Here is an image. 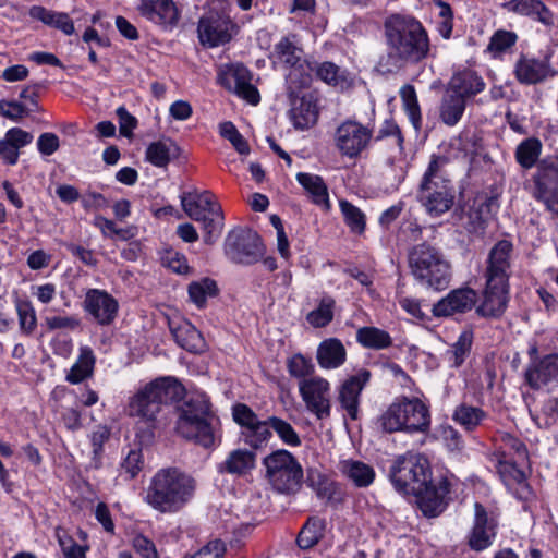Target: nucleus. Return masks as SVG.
Instances as JSON below:
<instances>
[{"instance_id":"f257e3e1","label":"nucleus","mask_w":558,"mask_h":558,"mask_svg":"<svg viewBox=\"0 0 558 558\" xmlns=\"http://www.w3.org/2000/svg\"><path fill=\"white\" fill-rule=\"evenodd\" d=\"M390 480L400 494L416 497L426 517H436L445 509L450 483L445 477L433 482L429 462L423 454L407 452L398 457L390 469Z\"/></svg>"},{"instance_id":"f03ea898","label":"nucleus","mask_w":558,"mask_h":558,"mask_svg":"<svg viewBox=\"0 0 558 558\" xmlns=\"http://www.w3.org/2000/svg\"><path fill=\"white\" fill-rule=\"evenodd\" d=\"M386 54L378 66L393 72L405 64H417L428 58L430 40L422 22L412 15L392 14L384 22Z\"/></svg>"},{"instance_id":"7ed1b4c3","label":"nucleus","mask_w":558,"mask_h":558,"mask_svg":"<svg viewBox=\"0 0 558 558\" xmlns=\"http://www.w3.org/2000/svg\"><path fill=\"white\" fill-rule=\"evenodd\" d=\"M183 386L172 377L157 378L138 389L129 399L128 415L138 418L136 438L142 445L151 442L155 423L162 405L183 397Z\"/></svg>"},{"instance_id":"20e7f679","label":"nucleus","mask_w":558,"mask_h":558,"mask_svg":"<svg viewBox=\"0 0 558 558\" xmlns=\"http://www.w3.org/2000/svg\"><path fill=\"white\" fill-rule=\"evenodd\" d=\"M282 68L287 70V73H284L286 83L291 93L310 85L314 71L328 85L339 88L349 86L345 73L335 63L323 62L314 69L313 64L304 58V52L298 45L295 36L281 40Z\"/></svg>"},{"instance_id":"39448f33","label":"nucleus","mask_w":558,"mask_h":558,"mask_svg":"<svg viewBox=\"0 0 558 558\" xmlns=\"http://www.w3.org/2000/svg\"><path fill=\"white\" fill-rule=\"evenodd\" d=\"M195 480L178 468L159 470L150 480L145 501L161 513L180 511L194 496Z\"/></svg>"},{"instance_id":"423d86ee","label":"nucleus","mask_w":558,"mask_h":558,"mask_svg":"<svg viewBox=\"0 0 558 558\" xmlns=\"http://www.w3.org/2000/svg\"><path fill=\"white\" fill-rule=\"evenodd\" d=\"M219 420L211 411L209 399L204 393H194L183 402L177 421L178 433L204 448L215 445Z\"/></svg>"},{"instance_id":"0eeeda50","label":"nucleus","mask_w":558,"mask_h":558,"mask_svg":"<svg viewBox=\"0 0 558 558\" xmlns=\"http://www.w3.org/2000/svg\"><path fill=\"white\" fill-rule=\"evenodd\" d=\"M386 433H425L430 426L429 407L417 397L396 398L378 417Z\"/></svg>"},{"instance_id":"6e6552de","label":"nucleus","mask_w":558,"mask_h":558,"mask_svg":"<svg viewBox=\"0 0 558 558\" xmlns=\"http://www.w3.org/2000/svg\"><path fill=\"white\" fill-rule=\"evenodd\" d=\"M409 264L415 280L426 288L442 291L450 284L452 269L450 262L436 247L418 244L412 248Z\"/></svg>"},{"instance_id":"1a4fd4ad","label":"nucleus","mask_w":558,"mask_h":558,"mask_svg":"<svg viewBox=\"0 0 558 558\" xmlns=\"http://www.w3.org/2000/svg\"><path fill=\"white\" fill-rule=\"evenodd\" d=\"M181 206L184 213L193 220L202 223L204 242L213 244L221 234L223 228V214L221 206L216 202L215 195L209 191L197 190L184 192L181 196Z\"/></svg>"},{"instance_id":"9d476101","label":"nucleus","mask_w":558,"mask_h":558,"mask_svg":"<svg viewBox=\"0 0 558 558\" xmlns=\"http://www.w3.org/2000/svg\"><path fill=\"white\" fill-rule=\"evenodd\" d=\"M438 161L432 160L425 171L417 199L430 217H440L453 205L454 195L448 180L438 171Z\"/></svg>"},{"instance_id":"9b49d317","label":"nucleus","mask_w":558,"mask_h":558,"mask_svg":"<svg viewBox=\"0 0 558 558\" xmlns=\"http://www.w3.org/2000/svg\"><path fill=\"white\" fill-rule=\"evenodd\" d=\"M373 141V128L354 119L342 121L335 130L333 144L342 157L356 159Z\"/></svg>"},{"instance_id":"f8f14e48","label":"nucleus","mask_w":558,"mask_h":558,"mask_svg":"<svg viewBox=\"0 0 558 558\" xmlns=\"http://www.w3.org/2000/svg\"><path fill=\"white\" fill-rule=\"evenodd\" d=\"M227 257L236 264L252 265L265 254L259 235L251 229H239L230 232L225 242Z\"/></svg>"},{"instance_id":"ddd939ff","label":"nucleus","mask_w":558,"mask_h":558,"mask_svg":"<svg viewBox=\"0 0 558 558\" xmlns=\"http://www.w3.org/2000/svg\"><path fill=\"white\" fill-rule=\"evenodd\" d=\"M217 80L221 86L248 104L257 105L259 102V93L252 84V74L243 64L231 63L221 65Z\"/></svg>"},{"instance_id":"4468645a","label":"nucleus","mask_w":558,"mask_h":558,"mask_svg":"<svg viewBox=\"0 0 558 558\" xmlns=\"http://www.w3.org/2000/svg\"><path fill=\"white\" fill-rule=\"evenodd\" d=\"M299 391L306 409L318 420L330 416V384L327 379L319 376L301 379Z\"/></svg>"},{"instance_id":"2eb2a0df","label":"nucleus","mask_w":558,"mask_h":558,"mask_svg":"<svg viewBox=\"0 0 558 558\" xmlns=\"http://www.w3.org/2000/svg\"><path fill=\"white\" fill-rule=\"evenodd\" d=\"M498 520L494 511L488 512L484 506L474 505V524L469 534V546L476 551L493 545L497 535Z\"/></svg>"},{"instance_id":"dca6fc26","label":"nucleus","mask_w":558,"mask_h":558,"mask_svg":"<svg viewBox=\"0 0 558 558\" xmlns=\"http://www.w3.org/2000/svg\"><path fill=\"white\" fill-rule=\"evenodd\" d=\"M136 10L143 19L163 31H172L181 15L173 0H140Z\"/></svg>"},{"instance_id":"f3484780","label":"nucleus","mask_w":558,"mask_h":558,"mask_svg":"<svg viewBox=\"0 0 558 558\" xmlns=\"http://www.w3.org/2000/svg\"><path fill=\"white\" fill-rule=\"evenodd\" d=\"M83 308L98 325L109 326L118 316L119 303L106 290L88 289Z\"/></svg>"},{"instance_id":"a211bd4d","label":"nucleus","mask_w":558,"mask_h":558,"mask_svg":"<svg viewBox=\"0 0 558 558\" xmlns=\"http://www.w3.org/2000/svg\"><path fill=\"white\" fill-rule=\"evenodd\" d=\"M232 22L217 13L203 16L198 22V38L202 45L218 47L231 39Z\"/></svg>"},{"instance_id":"6ab92c4d","label":"nucleus","mask_w":558,"mask_h":558,"mask_svg":"<svg viewBox=\"0 0 558 558\" xmlns=\"http://www.w3.org/2000/svg\"><path fill=\"white\" fill-rule=\"evenodd\" d=\"M525 381L533 389H558V354L531 364L525 371Z\"/></svg>"},{"instance_id":"aec40b11","label":"nucleus","mask_w":558,"mask_h":558,"mask_svg":"<svg viewBox=\"0 0 558 558\" xmlns=\"http://www.w3.org/2000/svg\"><path fill=\"white\" fill-rule=\"evenodd\" d=\"M533 182V197L543 203L547 210L558 216V169L538 170Z\"/></svg>"},{"instance_id":"412c9836","label":"nucleus","mask_w":558,"mask_h":558,"mask_svg":"<svg viewBox=\"0 0 558 558\" xmlns=\"http://www.w3.org/2000/svg\"><path fill=\"white\" fill-rule=\"evenodd\" d=\"M371 378V373L366 369L359 371L355 375L349 377L339 388V402L345 411V415L351 420L359 417L360 396Z\"/></svg>"},{"instance_id":"4be33fe9","label":"nucleus","mask_w":558,"mask_h":558,"mask_svg":"<svg viewBox=\"0 0 558 558\" xmlns=\"http://www.w3.org/2000/svg\"><path fill=\"white\" fill-rule=\"evenodd\" d=\"M526 463L499 460L498 474L507 490L519 500H527L532 490L529 486L526 474L521 469Z\"/></svg>"},{"instance_id":"5701e85b","label":"nucleus","mask_w":558,"mask_h":558,"mask_svg":"<svg viewBox=\"0 0 558 558\" xmlns=\"http://www.w3.org/2000/svg\"><path fill=\"white\" fill-rule=\"evenodd\" d=\"M476 301L477 293L473 289H454L434 304L433 314L437 317H447L458 313H465L473 308Z\"/></svg>"},{"instance_id":"b1692460","label":"nucleus","mask_w":558,"mask_h":558,"mask_svg":"<svg viewBox=\"0 0 558 558\" xmlns=\"http://www.w3.org/2000/svg\"><path fill=\"white\" fill-rule=\"evenodd\" d=\"M318 98L314 93L308 92L291 99L288 116L294 128L304 130L313 126L318 120Z\"/></svg>"},{"instance_id":"393cba45","label":"nucleus","mask_w":558,"mask_h":558,"mask_svg":"<svg viewBox=\"0 0 558 558\" xmlns=\"http://www.w3.org/2000/svg\"><path fill=\"white\" fill-rule=\"evenodd\" d=\"M513 73L518 82L524 85H536L553 76L548 60L521 54L515 61Z\"/></svg>"},{"instance_id":"a878e982","label":"nucleus","mask_w":558,"mask_h":558,"mask_svg":"<svg viewBox=\"0 0 558 558\" xmlns=\"http://www.w3.org/2000/svg\"><path fill=\"white\" fill-rule=\"evenodd\" d=\"M508 303V282H498L486 279V289L482 303L476 313L482 317H499L504 314Z\"/></svg>"},{"instance_id":"bb28decb","label":"nucleus","mask_w":558,"mask_h":558,"mask_svg":"<svg viewBox=\"0 0 558 558\" xmlns=\"http://www.w3.org/2000/svg\"><path fill=\"white\" fill-rule=\"evenodd\" d=\"M512 250V243L508 240H500L493 246L488 254L486 279L508 282Z\"/></svg>"},{"instance_id":"cd10ccee","label":"nucleus","mask_w":558,"mask_h":558,"mask_svg":"<svg viewBox=\"0 0 558 558\" xmlns=\"http://www.w3.org/2000/svg\"><path fill=\"white\" fill-rule=\"evenodd\" d=\"M316 360L323 369H336L344 364L347 350L341 340L328 338L319 343Z\"/></svg>"},{"instance_id":"c85d7f7f","label":"nucleus","mask_w":558,"mask_h":558,"mask_svg":"<svg viewBox=\"0 0 558 558\" xmlns=\"http://www.w3.org/2000/svg\"><path fill=\"white\" fill-rule=\"evenodd\" d=\"M170 331L178 345L189 352H202L205 343L201 332L189 322H170Z\"/></svg>"},{"instance_id":"c756f323","label":"nucleus","mask_w":558,"mask_h":558,"mask_svg":"<svg viewBox=\"0 0 558 558\" xmlns=\"http://www.w3.org/2000/svg\"><path fill=\"white\" fill-rule=\"evenodd\" d=\"M339 471L355 487H368L374 483L375 470L371 464L360 460L345 459L339 462Z\"/></svg>"},{"instance_id":"7c9ffc66","label":"nucleus","mask_w":558,"mask_h":558,"mask_svg":"<svg viewBox=\"0 0 558 558\" xmlns=\"http://www.w3.org/2000/svg\"><path fill=\"white\" fill-rule=\"evenodd\" d=\"M303 482V470L294 457L281 449V494L296 493Z\"/></svg>"},{"instance_id":"2f4dec72","label":"nucleus","mask_w":558,"mask_h":558,"mask_svg":"<svg viewBox=\"0 0 558 558\" xmlns=\"http://www.w3.org/2000/svg\"><path fill=\"white\" fill-rule=\"evenodd\" d=\"M496 456L499 460L527 463L529 456L525 445L509 433H501L496 437Z\"/></svg>"},{"instance_id":"473e14b6","label":"nucleus","mask_w":558,"mask_h":558,"mask_svg":"<svg viewBox=\"0 0 558 558\" xmlns=\"http://www.w3.org/2000/svg\"><path fill=\"white\" fill-rule=\"evenodd\" d=\"M505 8L509 12L529 16L544 25L554 23L550 10L541 0H510L505 3Z\"/></svg>"},{"instance_id":"72a5a7b5","label":"nucleus","mask_w":558,"mask_h":558,"mask_svg":"<svg viewBox=\"0 0 558 558\" xmlns=\"http://www.w3.org/2000/svg\"><path fill=\"white\" fill-rule=\"evenodd\" d=\"M450 89L465 99L482 93L485 89V82L475 71L464 69L452 76Z\"/></svg>"},{"instance_id":"f704fd0d","label":"nucleus","mask_w":558,"mask_h":558,"mask_svg":"<svg viewBox=\"0 0 558 558\" xmlns=\"http://www.w3.org/2000/svg\"><path fill=\"white\" fill-rule=\"evenodd\" d=\"M255 460L256 454L254 452L246 449H235L218 465V472L242 476L254 469Z\"/></svg>"},{"instance_id":"c9c22d12","label":"nucleus","mask_w":558,"mask_h":558,"mask_svg":"<svg viewBox=\"0 0 558 558\" xmlns=\"http://www.w3.org/2000/svg\"><path fill=\"white\" fill-rule=\"evenodd\" d=\"M29 16L43 22L47 26L62 31L65 35H72L75 31L73 21L63 12H56L41 5H34L29 9Z\"/></svg>"},{"instance_id":"e433bc0d","label":"nucleus","mask_w":558,"mask_h":558,"mask_svg":"<svg viewBox=\"0 0 558 558\" xmlns=\"http://www.w3.org/2000/svg\"><path fill=\"white\" fill-rule=\"evenodd\" d=\"M179 156V147L170 138H163L149 144L146 159L154 166L165 168L171 159Z\"/></svg>"},{"instance_id":"4c0bfd02","label":"nucleus","mask_w":558,"mask_h":558,"mask_svg":"<svg viewBox=\"0 0 558 558\" xmlns=\"http://www.w3.org/2000/svg\"><path fill=\"white\" fill-rule=\"evenodd\" d=\"M270 427L279 433V418L272 416L267 421H257L252 427L248 429L242 430V437L244 442L250 445L251 447L257 449L260 448L264 444L268 441L271 437Z\"/></svg>"},{"instance_id":"58836bf2","label":"nucleus","mask_w":558,"mask_h":558,"mask_svg":"<svg viewBox=\"0 0 558 558\" xmlns=\"http://www.w3.org/2000/svg\"><path fill=\"white\" fill-rule=\"evenodd\" d=\"M96 359L89 347H82L76 362L66 375V380L71 384H80L90 377L94 373Z\"/></svg>"},{"instance_id":"ea45409f","label":"nucleus","mask_w":558,"mask_h":558,"mask_svg":"<svg viewBox=\"0 0 558 558\" xmlns=\"http://www.w3.org/2000/svg\"><path fill=\"white\" fill-rule=\"evenodd\" d=\"M299 183L311 195L312 201L323 208H329V194L327 186L319 175L298 173Z\"/></svg>"},{"instance_id":"a19ab883","label":"nucleus","mask_w":558,"mask_h":558,"mask_svg":"<svg viewBox=\"0 0 558 558\" xmlns=\"http://www.w3.org/2000/svg\"><path fill=\"white\" fill-rule=\"evenodd\" d=\"M356 341L366 349L384 350L392 344L391 336L377 327H361L356 331Z\"/></svg>"},{"instance_id":"79ce46f5","label":"nucleus","mask_w":558,"mask_h":558,"mask_svg":"<svg viewBox=\"0 0 558 558\" xmlns=\"http://www.w3.org/2000/svg\"><path fill=\"white\" fill-rule=\"evenodd\" d=\"M335 308V299L330 295H324L319 299L315 308L307 313L306 322L313 328H324L332 322Z\"/></svg>"},{"instance_id":"37998d69","label":"nucleus","mask_w":558,"mask_h":558,"mask_svg":"<svg viewBox=\"0 0 558 558\" xmlns=\"http://www.w3.org/2000/svg\"><path fill=\"white\" fill-rule=\"evenodd\" d=\"M465 110V99L453 92L447 93L440 107V119L449 126L456 125L462 118Z\"/></svg>"},{"instance_id":"c03bdc74","label":"nucleus","mask_w":558,"mask_h":558,"mask_svg":"<svg viewBox=\"0 0 558 558\" xmlns=\"http://www.w3.org/2000/svg\"><path fill=\"white\" fill-rule=\"evenodd\" d=\"M473 338V331L470 329L463 330L459 335L457 341L447 352L451 367L458 368L465 362L472 349Z\"/></svg>"},{"instance_id":"a18cd8bd","label":"nucleus","mask_w":558,"mask_h":558,"mask_svg":"<svg viewBox=\"0 0 558 558\" xmlns=\"http://www.w3.org/2000/svg\"><path fill=\"white\" fill-rule=\"evenodd\" d=\"M218 287L215 280L203 278L189 284L187 292L190 300L197 306L204 307L208 298L218 294Z\"/></svg>"},{"instance_id":"49530a36","label":"nucleus","mask_w":558,"mask_h":558,"mask_svg":"<svg viewBox=\"0 0 558 558\" xmlns=\"http://www.w3.org/2000/svg\"><path fill=\"white\" fill-rule=\"evenodd\" d=\"M542 151V143L538 138L530 137L522 141L515 150V159L524 169H531L537 161Z\"/></svg>"},{"instance_id":"de8ad7c7","label":"nucleus","mask_w":558,"mask_h":558,"mask_svg":"<svg viewBox=\"0 0 558 558\" xmlns=\"http://www.w3.org/2000/svg\"><path fill=\"white\" fill-rule=\"evenodd\" d=\"M340 211L343 216V220L350 231L355 234H363L366 229V216L365 214L352 203L341 199L339 202Z\"/></svg>"},{"instance_id":"09e8293b","label":"nucleus","mask_w":558,"mask_h":558,"mask_svg":"<svg viewBox=\"0 0 558 558\" xmlns=\"http://www.w3.org/2000/svg\"><path fill=\"white\" fill-rule=\"evenodd\" d=\"M400 97L411 124L415 130H418L422 123V114L415 88L412 85L402 86Z\"/></svg>"},{"instance_id":"8fccbe9b","label":"nucleus","mask_w":558,"mask_h":558,"mask_svg":"<svg viewBox=\"0 0 558 558\" xmlns=\"http://www.w3.org/2000/svg\"><path fill=\"white\" fill-rule=\"evenodd\" d=\"M400 97L411 124L415 130H418L422 123V114L415 88L412 85L402 86Z\"/></svg>"},{"instance_id":"3c124183","label":"nucleus","mask_w":558,"mask_h":558,"mask_svg":"<svg viewBox=\"0 0 558 558\" xmlns=\"http://www.w3.org/2000/svg\"><path fill=\"white\" fill-rule=\"evenodd\" d=\"M486 417V413L477 407L468 404L459 405L453 413V420L466 430H473Z\"/></svg>"},{"instance_id":"603ef678","label":"nucleus","mask_w":558,"mask_h":558,"mask_svg":"<svg viewBox=\"0 0 558 558\" xmlns=\"http://www.w3.org/2000/svg\"><path fill=\"white\" fill-rule=\"evenodd\" d=\"M323 529L324 524L319 519H310L298 535V545L303 549L313 547L322 537Z\"/></svg>"},{"instance_id":"864d4df0","label":"nucleus","mask_w":558,"mask_h":558,"mask_svg":"<svg viewBox=\"0 0 558 558\" xmlns=\"http://www.w3.org/2000/svg\"><path fill=\"white\" fill-rule=\"evenodd\" d=\"M220 135L228 140L239 154H250V146L247 141L236 130L232 122L228 121L220 124Z\"/></svg>"},{"instance_id":"5fc2aeb1","label":"nucleus","mask_w":558,"mask_h":558,"mask_svg":"<svg viewBox=\"0 0 558 558\" xmlns=\"http://www.w3.org/2000/svg\"><path fill=\"white\" fill-rule=\"evenodd\" d=\"M144 459L141 449H130L126 457L120 465L121 475L125 474L126 478H134L143 469Z\"/></svg>"},{"instance_id":"6e6d98bb","label":"nucleus","mask_w":558,"mask_h":558,"mask_svg":"<svg viewBox=\"0 0 558 558\" xmlns=\"http://www.w3.org/2000/svg\"><path fill=\"white\" fill-rule=\"evenodd\" d=\"M439 13L438 19L436 20V31L438 34L445 38L449 39L452 34L453 28V13L450 5L444 1H438Z\"/></svg>"},{"instance_id":"4d7b16f0","label":"nucleus","mask_w":558,"mask_h":558,"mask_svg":"<svg viewBox=\"0 0 558 558\" xmlns=\"http://www.w3.org/2000/svg\"><path fill=\"white\" fill-rule=\"evenodd\" d=\"M436 438L441 441L448 450L456 451L460 450L463 445V440L458 430L452 426L442 424L436 428Z\"/></svg>"},{"instance_id":"13d9d810","label":"nucleus","mask_w":558,"mask_h":558,"mask_svg":"<svg viewBox=\"0 0 558 558\" xmlns=\"http://www.w3.org/2000/svg\"><path fill=\"white\" fill-rule=\"evenodd\" d=\"M16 311L21 330L26 335H31L37 325V318L33 306L29 302H21L17 303Z\"/></svg>"},{"instance_id":"bf43d9fd","label":"nucleus","mask_w":558,"mask_h":558,"mask_svg":"<svg viewBox=\"0 0 558 558\" xmlns=\"http://www.w3.org/2000/svg\"><path fill=\"white\" fill-rule=\"evenodd\" d=\"M287 367L292 376L301 379H306L305 377L314 369L312 360L300 353L294 354L288 360Z\"/></svg>"},{"instance_id":"052dcab7","label":"nucleus","mask_w":558,"mask_h":558,"mask_svg":"<svg viewBox=\"0 0 558 558\" xmlns=\"http://www.w3.org/2000/svg\"><path fill=\"white\" fill-rule=\"evenodd\" d=\"M517 38L513 32L497 31L490 38L488 50L494 54L505 52L515 44Z\"/></svg>"},{"instance_id":"680f3d73","label":"nucleus","mask_w":558,"mask_h":558,"mask_svg":"<svg viewBox=\"0 0 558 558\" xmlns=\"http://www.w3.org/2000/svg\"><path fill=\"white\" fill-rule=\"evenodd\" d=\"M265 478L271 485L272 489L279 492V450L272 451L264 460Z\"/></svg>"},{"instance_id":"e2e57ef3","label":"nucleus","mask_w":558,"mask_h":558,"mask_svg":"<svg viewBox=\"0 0 558 558\" xmlns=\"http://www.w3.org/2000/svg\"><path fill=\"white\" fill-rule=\"evenodd\" d=\"M28 109L21 102L14 100H0V114L14 122L21 121L28 116Z\"/></svg>"},{"instance_id":"0e129e2a","label":"nucleus","mask_w":558,"mask_h":558,"mask_svg":"<svg viewBox=\"0 0 558 558\" xmlns=\"http://www.w3.org/2000/svg\"><path fill=\"white\" fill-rule=\"evenodd\" d=\"M232 415L243 429H248L258 421L257 415L243 403H238L233 407Z\"/></svg>"},{"instance_id":"69168bd1","label":"nucleus","mask_w":558,"mask_h":558,"mask_svg":"<svg viewBox=\"0 0 558 558\" xmlns=\"http://www.w3.org/2000/svg\"><path fill=\"white\" fill-rule=\"evenodd\" d=\"M45 323L49 330H75L81 327V319L77 316H51L46 317Z\"/></svg>"},{"instance_id":"338daca9","label":"nucleus","mask_w":558,"mask_h":558,"mask_svg":"<svg viewBox=\"0 0 558 558\" xmlns=\"http://www.w3.org/2000/svg\"><path fill=\"white\" fill-rule=\"evenodd\" d=\"M315 0H292L289 7V13L293 20L301 22L303 19L311 16L315 12Z\"/></svg>"},{"instance_id":"774afa93","label":"nucleus","mask_w":558,"mask_h":558,"mask_svg":"<svg viewBox=\"0 0 558 558\" xmlns=\"http://www.w3.org/2000/svg\"><path fill=\"white\" fill-rule=\"evenodd\" d=\"M133 547L142 558H159L155 544L143 535L133 538Z\"/></svg>"}]
</instances>
